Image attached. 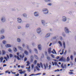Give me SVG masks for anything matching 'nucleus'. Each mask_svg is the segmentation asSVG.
Listing matches in <instances>:
<instances>
[{
    "label": "nucleus",
    "mask_w": 76,
    "mask_h": 76,
    "mask_svg": "<svg viewBox=\"0 0 76 76\" xmlns=\"http://www.w3.org/2000/svg\"><path fill=\"white\" fill-rule=\"evenodd\" d=\"M43 65L45 67V69H46V68H47L48 69H51V66L50 65H49L48 67V63H46V64H44Z\"/></svg>",
    "instance_id": "obj_1"
},
{
    "label": "nucleus",
    "mask_w": 76,
    "mask_h": 76,
    "mask_svg": "<svg viewBox=\"0 0 76 76\" xmlns=\"http://www.w3.org/2000/svg\"><path fill=\"white\" fill-rule=\"evenodd\" d=\"M42 12H43L44 14H47L48 13V11L47 9L46 8H44L42 10Z\"/></svg>",
    "instance_id": "obj_2"
},
{
    "label": "nucleus",
    "mask_w": 76,
    "mask_h": 76,
    "mask_svg": "<svg viewBox=\"0 0 76 76\" xmlns=\"http://www.w3.org/2000/svg\"><path fill=\"white\" fill-rule=\"evenodd\" d=\"M37 66L38 67H39V68H40V66H41V67H42V68H43V65H42V64L41 62L40 63V64L38 63L37 64Z\"/></svg>",
    "instance_id": "obj_3"
},
{
    "label": "nucleus",
    "mask_w": 76,
    "mask_h": 76,
    "mask_svg": "<svg viewBox=\"0 0 76 76\" xmlns=\"http://www.w3.org/2000/svg\"><path fill=\"white\" fill-rule=\"evenodd\" d=\"M64 30L66 33H67V34L69 33V29H68V28H67L65 27L64 28Z\"/></svg>",
    "instance_id": "obj_4"
},
{
    "label": "nucleus",
    "mask_w": 76,
    "mask_h": 76,
    "mask_svg": "<svg viewBox=\"0 0 76 76\" xmlns=\"http://www.w3.org/2000/svg\"><path fill=\"white\" fill-rule=\"evenodd\" d=\"M61 67L62 69H66V64H65L64 65V66H63V64L62 63L61 65Z\"/></svg>",
    "instance_id": "obj_5"
},
{
    "label": "nucleus",
    "mask_w": 76,
    "mask_h": 76,
    "mask_svg": "<svg viewBox=\"0 0 76 76\" xmlns=\"http://www.w3.org/2000/svg\"><path fill=\"white\" fill-rule=\"evenodd\" d=\"M37 32L38 33V34H39L40 32H41V28H38L37 29Z\"/></svg>",
    "instance_id": "obj_6"
},
{
    "label": "nucleus",
    "mask_w": 76,
    "mask_h": 76,
    "mask_svg": "<svg viewBox=\"0 0 76 76\" xmlns=\"http://www.w3.org/2000/svg\"><path fill=\"white\" fill-rule=\"evenodd\" d=\"M66 17L65 16H64L63 17V19H62V20L64 22H65L66 21Z\"/></svg>",
    "instance_id": "obj_7"
},
{
    "label": "nucleus",
    "mask_w": 76,
    "mask_h": 76,
    "mask_svg": "<svg viewBox=\"0 0 76 76\" xmlns=\"http://www.w3.org/2000/svg\"><path fill=\"white\" fill-rule=\"evenodd\" d=\"M17 20H18V22H19V23H20V22H22V20L20 18H18Z\"/></svg>",
    "instance_id": "obj_8"
},
{
    "label": "nucleus",
    "mask_w": 76,
    "mask_h": 76,
    "mask_svg": "<svg viewBox=\"0 0 76 76\" xmlns=\"http://www.w3.org/2000/svg\"><path fill=\"white\" fill-rule=\"evenodd\" d=\"M24 53L27 56H28V54H29V53H28V52L26 50H25L24 51Z\"/></svg>",
    "instance_id": "obj_9"
},
{
    "label": "nucleus",
    "mask_w": 76,
    "mask_h": 76,
    "mask_svg": "<svg viewBox=\"0 0 76 76\" xmlns=\"http://www.w3.org/2000/svg\"><path fill=\"white\" fill-rule=\"evenodd\" d=\"M34 15L35 16H38L39 15L38 12H35L34 13Z\"/></svg>",
    "instance_id": "obj_10"
},
{
    "label": "nucleus",
    "mask_w": 76,
    "mask_h": 76,
    "mask_svg": "<svg viewBox=\"0 0 76 76\" xmlns=\"http://www.w3.org/2000/svg\"><path fill=\"white\" fill-rule=\"evenodd\" d=\"M0 60L1 62L0 61ZM3 60V57H1V58H0V63L1 62V63H2Z\"/></svg>",
    "instance_id": "obj_11"
},
{
    "label": "nucleus",
    "mask_w": 76,
    "mask_h": 76,
    "mask_svg": "<svg viewBox=\"0 0 76 76\" xmlns=\"http://www.w3.org/2000/svg\"><path fill=\"white\" fill-rule=\"evenodd\" d=\"M14 57H15V58H17L18 60H20V58H19V56H16L15 55Z\"/></svg>",
    "instance_id": "obj_12"
},
{
    "label": "nucleus",
    "mask_w": 76,
    "mask_h": 76,
    "mask_svg": "<svg viewBox=\"0 0 76 76\" xmlns=\"http://www.w3.org/2000/svg\"><path fill=\"white\" fill-rule=\"evenodd\" d=\"M38 48L39 50H41V45H38Z\"/></svg>",
    "instance_id": "obj_13"
},
{
    "label": "nucleus",
    "mask_w": 76,
    "mask_h": 76,
    "mask_svg": "<svg viewBox=\"0 0 76 76\" xmlns=\"http://www.w3.org/2000/svg\"><path fill=\"white\" fill-rule=\"evenodd\" d=\"M51 48H49L48 49L49 54H50L51 53Z\"/></svg>",
    "instance_id": "obj_14"
},
{
    "label": "nucleus",
    "mask_w": 76,
    "mask_h": 76,
    "mask_svg": "<svg viewBox=\"0 0 76 76\" xmlns=\"http://www.w3.org/2000/svg\"><path fill=\"white\" fill-rule=\"evenodd\" d=\"M11 45H9V44H7V45H5V47H11Z\"/></svg>",
    "instance_id": "obj_15"
},
{
    "label": "nucleus",
    "mask_w": 76,
    "mask_h": 76,
    "mask_svg": "<svg viewBox=\"0 0 76 76\" xmlns=\"http://www.w3.org/2000/svg\"><path fill=\"white\" fill-rule=\"evenodd\" d=\"M49 36H50V33H48L45 36V38H48V37H49Z\"/></svg>",
    "instance_id": "obj_16"
},
{
    "label": "nucleus",
    "mask_w": 76,
    "mask_h": 76,
    "mask_svg": "<svg viewBox=\"0 0 76 76\" xmlns=\"http://www.w3.org/2000/svg\"><path fill=\"white\" fill-rule=\"evenodd\" d=\"M1 21H2V22H5L6 20H5V18H2L1 19Z\"/></svg>",
    "instance_id": "obj_17"
},
{
    "label": "nucleus",
    "mask_w": 76,
    "mask_h": 76,
    "mask_svg": "<svg viewBox=\"0 0 76 76\" xmlns=\"http://www.w3.org/2000/svg\"><path fill=\"white\" fill-rule=\"evenodd\" d=\"M63 57H61L59 59V61H63Z\"/></svg>",
    "instance_id": "obj_18"
},
{
    "label": "nucleus",
    "mask_w": 76,
    "mask_h": 76,
    "mask_svg": "<svg viewBox=\"0 0 76 76\" xmlns=\"http://www.w3.org/2000/svg\"><path fill=\"white\" fill-rule=\"evenodd\" d=\"M20 58H23L24 57V54H23L22 56V55H20Z\"/></svg>",
    "instance_id": "obj_19"
},
{
    "label": "nucleus",
    "mask_w": 76,
    "mask_h": 76,
    "mask_svg": "<svg viewBox=\"0 0 76 76\" xmlns=\"http://www.w3.org/2000/svg\"><path fill=\"white\" fill-rule=\"evenodd\" d=\"M27 63L26 64V66H29V65L30 64V63H29V61H28L27 62Z\"/></svg>",
    "instance_id": "obj_20"
},
{
    "label": "nucleus",
    "mask_w": 76,
    "mask_h": 76,
    "mask_svg": "<svg viewBox=\"0 0 76 76\" xmlns=\"http://www.w3.org/2000/svg\"><path fill=\"white\" fill-rule=\"evenodd\" d=\"M3 54V55H4L6 54V52L4 50H2V51Z\"/></svg>",
    "instance_id": "obj_21"
},
{
    "label": "nucleus",
    "mask_w": 76,
    "mask_h": 76,
    "mask_svg": "<svg viewBox=\"0 0 76 76\" xmlns=\"http://www.w3.org/2000/svg\"><path fill=\"white\" fill-rule=\"evenodd\" d=\"M17 41L18 42H20V39L19 38H18L17 39Z\"/></svg>",
    "instance_id": "obj_22"
},
{
    "label": "nucleus",
    "mask_w": 76,
    "mask_h": 76,
    "mask_svg": "<svg viewBox=\"0 0 76 76\" xmlns=\"http://www.w3.org/2000/svg\"><path fill=\"white\" fill-rule=\"evenodd\" d=\"M34 51H35L36 53L38 54V50H37V49H34Z\"/></svg>",
    "instance_id": "obj_23"
},
{
    "label": "nucleus",
    "mask_w": 76,
    "mask_h": 76,
    "mask_svg": "<svg viewBox=\"0 0 76 76\" xmlns=\"http://www.w3.org/2000/svg\"><path fill=\"white\" fill-rule=\"evenodd\" d=\"M63 44L64 48H65V47H66V45H65V42H63Z\"/></svg>",
    "instance_id": "obj_24"
},
{
    "label": "nucleus",
    "mask_w": 76,
    "mask_h": 76,
    "mask_svg": "<svg viewBox=\"0 0 76 76\" xmlns=\"http://www.w3.org/2000/svg\"><path fill=\"white\" fill-rule=\"evenodd\" d=\"M69 75H72L73 74H74V73L72 72H69Z\"/></svg>",
    "instance_id": "obj_25"
},
{
    "label": "nucleus",
    "mask_w": 76,
    "mask_h": 76,
    "mask_svg": "<svg viewBox=\"0 0 76 76\" xmlns=\"http://www.w3.org/2000/svg\"><path fill=\"white\" fill-rule=\"evenodd\" d=\"M19 71H21V72H19L20 74H22V73H23L22 70V69H20V70H19Z\"/></svg>",
    "instance_id": "obj_26"
},
{
    "label": "nucleus",
    "mask_w": 76,
    "mask_h": 76,
    "mask_svg": "<svg viewBox=\"0 0 76 76\" xmlns=\"http://www.w3.org/2000/svg\"><path fill=\"white\" fill-rule=\"evenodd\" d=\"M67 61H69L70 60V58L69 57H68L66 59Z\"/></svg>",
    "instance_id": "obj_27"
},
{
    "label": "nucleus",
    "mask_w": 76,
    "mask_h": 76,
    "mask_svg": "<svg viewBox=\"0 0 76 76\" xmlns=\"http://www.w3.org/2000/svg\"><path fill=\"white\" fill-rule=\"evenodd\" d=\"M2 42L4 44H5L6 43V41L4 40Z\"/></svg>",
    "instance_id": "obj_28"
},
{
    "label": "nucleus",
    "mask_w": 76,
    "mask_h": 76,
    "mask_svg": "<svg viewBox=\"0 0 76 76\" xmlns=\"http://www.w3.org/2000/svg\"><path fill=\"white\" fill-rule=\"evenodd\" d=\"M58 43L60 44L61 46H62V44H61V42H60V41H59L58 42Z\"/></svg>",
    "instance_id": "obj_29"
},
{
    "label": "nucleus",
    "mask_w": 76,
    "mask_h": 76,
    "mask_svg": "<svg viewBox=\"0 0 76 76\" xmlns=\"http://www.w3.org/2000/svg\"><path fill=\"white\" fill-rule=\"evenodd\" d=\"M41 73H38L37 74H36L34 75V76H37V75H41Z\"/></svg>",
    "instance_id": "obj_30"
},
{
    "label": "nucleus",
    "mask_w": 76,
    "mask_h": 76,
    "mask_svg": "<svg viewBox=\"0 0 76 76\" xmlns=\"http://www.w3.org/2000/svg\"><path fill=\"white\" fill-rule=\"evenodd\" d=\"M14 51H17V49L16 48H14Z\"/></svg>",
    "instance_id": "obj_31"
},
{
    "label": "nucleus",
    "mask_w": 76,
    "mask_h": 76,
    "mask_svg": "<svg viewBox=\"0 0 76 76\" xmlns=\"http://www.w3.org/2000/svg\"><path fill=\"white\" fill-rule=\"evenodd\" d=\"M4 59L6 60L7 61V58L6 57V56L4 57Z\"/></svg>",
    "instance_id": "obj_32"
},
{
    "label": "nucleus",
    "mask_w": 76,
    "mask_h": 76,
    "mask_svg": "<svg viewBox=\"0 0 76 76\" xmlns=\"http://www.w3.org/2000/svg\"><path fill=\"white\" fill-rule=\"evenodd\" d=\"M47 59L48 60H50V57H47Z\"/></svg>",
    "instance_id": "obj_33"
},
{
    "label": "nucleus",
    "mask_w": 76,
    "mask_h": 76,
    "mask_svg": "<svg viewBox=\"0 0 76 76\" xmlns=\"http://www.w3.org/2000/svg\"><path fill=\"white\" fill-rule=\"evenodd\" d=\"M64 51V50H62V53H60V54L61 55H62V54H63V53H64V51Z\"/></svg>",
    "instance_id": "obj_34"
},
{
    "label": "nucleus",
    "mask_w": 76,
    "mask_h": 76,
    "mask_svg": "<svg viewBox=\"0 0 76 76\" xmlns=\"http://www.w3.org/2000/svg\"><path fill=\"white\" fill-rule=\"evenodd\" d=\"M27 15H26V14H23V16H24V17H26Z\"/></svg>",
    "instance_id": "obj_35"
},
{
    "label": "nucleus",
    "mask_w": 76,
    "mask_h": 76,
    "mask_svg": "<svg viewBox=\"0 0 76 76\" xmlns=\"http://www.w3.org/2000/svg\"><path fill=\"white\" fill-rule=\"evenodd\" d=\"M45 1L46 2H48V1H50V0H45Z\"/></svg>",
    "instance_id": "obj_36"
},
{
    "label": "nucleus",
    "mask_w": 76,
    "mask_h": 76,
    "mask_svg": "<svg viewBox=\"0 0 76 76\" xmlns=\"http://www.w3.org/2000/svg\"><path fill=\"white\" fill-rule=\"evenodd\" d=\"M34 63H35V64H37V61L36 60H34Z\"/></svg>",
    "instance_id": "obj_37"
},
{
    "label": "nucleus",
    "mask_w": 76,
    "mask_h": 76,
    "mask_svg": "<svg viewBox=\"0 0 76 76\" xmlns=\"http://www.w3.org/2000/svg\"><path fill=\"white\" fill-rule=\"evenodd\" d=\"M8 51H9V52H12V50L11 49H8Z\"/></svg>",
    "instance_id": "obj_38"
},
{
    "label": "nucleus",
    "mask_w": 76,
    "mask_h": 76,
    "mask_svg": "<svg viewBox=\"0 0 76 76\" xmlns=\"http://www.w3.org/2000/svg\"><path fill=\"white\" fill-rule=\"evenodd\" d=\"M24 60V61H26L27 60V58H25Z\"/></svg>",
    "instance_id": "obj_39"
},
{
    "label": "nucleus",
    "mask_w": 76,
    "mask_h": 76,
    "mask_svg": "<svg viewBox=\"0 0 76 76\" xmlns=\"http://www.w3.org/2000/svg\"><path fill=\"white\" fill-rule=\"evenodd\" d=\"M4 36H2L1 37V39H4Z\"/></svg>",
    "instance_id": "obj_40"
},
{
    "label": "nucleus",
    "mask_w": 76,
    "mask_h": 76,
    "mask_svg": "<svg viewBox=\"0 0 76 76\" xmlns=\"http://www.w3.org/2000/svg\"><path fill=\"white\" fill-rule=\"evenodd\" d=\"M19 73H17V74L15 75V76H19Z\"/></svg>",
    "instance_id": "obj_41"
},
{
    "label": "nucleus",
    "mask_w": 76,
    "mask_h": 76,
    "mask_svg": "<svg viewBox=\"0 0 76 76\" xmlns=\"http://www.w3.org/2000/svg\"><path fill=\"white\" fill-rule=\"evenodd\" d=\"M42 24H44V23H45V21H44V20H42Z\"/></svg>",
    "instance_id": "obj_42"
},
{
    "label": "nucleus",
    "mask_w": 76,
    "mask_h": 76,
    "mask_svg": "<svg viewBox=\"0 0 76 76\" xmlns=\"http://www.w3.org/2000/svg\"><path fill=\"white\" fill-rule=\"evenodd\" d=\"M1 33H4V29L2 30L1 31Z\"/></svg>",
    "instance_id": "obj_43"
},
{
    "label": "nucleus",
    "mask_w": 76,
    "mask_h": 76,
    "mask_svg": "<svg viewBox=\"0 0 76 76\" xmlns=\"http://www.w3.org/2000/svg\"><path fill=\"white\" fill-rule=\"evenodd\" d=\"M10 57H13V55H12V54H10Z\"/></svg>",
    "instance_id": "obj_44"
},
{
    "label": "nucleus",
    "mask_w": 76,
    "mask_h": 76,
    "mask_svg": "<svg viewBox=\"0 0 76 76\" xmlns=\"http://www.w3.org/2000/svg\"><path fill=\"white\" fill-rule=\"evenodd\" d=\"M34 67V64H32L31 65V68H32V69H33Z\"/></svg>",
    "instance_id": "obj_45"
},
{
    "label": "nucleus",
    "mask_w": 76,
    "mask_h": 76,
    "mask_svg": "<svg viewBox=\"0 0 76 76\" xmlns=\"http://www.w3.org/2000/svg\"><path fill=\"white\" fill-rule=\"evenodd\" d=\"M48 5L49 6H51V3L48 4Z\"/></svg>",
    "instance_id": "obj_46"
},
{
    "label": "nucleus",
    "mask_w": 76,
    "mask_h": 76,
    "mask_svg": "<svg viewBox=\"0 0 76 76\" xmlns=\"http://www.w3.org/2000/svg\"><path fill=\"white\" fill-rule=\"evenodd\" d=\"M51 56H52V57H53V58H54V55L52 54L51 55Z\"/></svg>",
    "instance_id": "obj_47"
},
{
    "label": "nucleus",
    "mask_w": 76,
    "mask_h": 76,
    "mask_svg": "<svg viewBox=\"0 0 76 76\" xmlns=\"http://www.w3.org/2000/svg\"><path fill=\"white\" fill-rule=\"evenodd\" d=\"M8 72H9V71L8 70L6 71L5 72V73H8Z\"/></svg>",
    "instance_id": "obj_48"
},
{
    "label": "nucleus",
    "mask_w": 76,
    "mask_h": 76,
    "mask_svg": "<svg viewBox=\"0 0 76 76\" xmlns=\"http://www.w3.org/2000/svg\"><path fill=\"white\" fill-rule=\"evenodd\" d=\"M28 27H29V24H27L26 25V27L28 28Z\"/></svg>",
    "instance_id": "obj_49"
},
{
    "label": "nucleus",
    "mask_w": 76,
    "mask_h": 76,
    "mask_svg": "<svg viewBox=\"0 0 76 76\" xmlns=\"http://www.w3.org/2000/svg\"><path fill=\"white\" fill-rule=\"evenodd\" d=\"M21 68H22L23 69V68L25 67V66H21Z\"/></svg>",
    "instance_id": "obj_50"
},
{
    "label": "nucleus",
    "mask_w": 76,
    "mask_h": 76,
    "mask_svg": "<svg viewBox=\"0 0 76 76\" xmlns=\"http://www.w3.org/2000/svg\"><path fill=\"white\" fill-rule=\"evenodd\" d=\"M71 60H73V56L72 55L71 56Z\"/></svg>",
    "instance_id": "obj_51"
},
{
    "label": "nucleus",
    "mask_w": 76,
    "mask_h": 76,
    "mask_svg": "<svg viewBox=\"0 0 76 76\" xmlns=\"http://www.w3.org/2000/svg\"><path fill=\"white\" fill-rule=\"evenodd\" d=\"M30 66H29V67H26V69H30Z\"/></svg>",
    "instance_id": "obj_52"
},
{
    "label": "nucleus",
    "mask_w": 76,
    "mask_h": 76,
    "mask_svg": "<svg viewBox=\"0 0 76 76\" xmlns=\"http://www.w3.org/2000/svg\"><path fill=\"white\" fill-rule=\"evenodd\" d=\"M53 51H54L55 53V54H56V50H55L53 49Z\"/></svg>",
    "instance_id": "obj_53"
},
{
    "label": "nucleus",
    "mask_w": 76,
    "mask_h": 76,
    "mask_svg": "<svg viewBox=\"0 0 76 76\" xmlns=\"http://www.w3.org/2000/svg\"><path fill=\"white\" fill-rule=\"evenodd\" d=\"M53 51H54L55 53V54H56V50H55L53 49Z\"/></svg>",
    "instance_id": "obj_54"
},
{
    "label": "nucleus",
    "mask_w": 76,
    "mask_h": 76,
    "mask_svg": "<svg viewBox=\"0 0 76 76\" xmlns=\"http://www.w3.org/2000/svg\"><path fill=\"white\" fill-rule=\"evenodd\" d=\"M32 51L30 49L29 50V53H31V51Z\"/></svg>",
    "instance_id": "obj_55"
},
{
    "label": "nucleus",
    "mask_w": 76,
    "mask_h": 76,
    "mask_svg": "<svg viewBox=\"0 0 76 76\" xmlns=\"http://www.w3.org/2000/svg\"><path fill=\"white\" fill-rule=\"evenodd\" d=\"M12 74H14V75H15L16 74L15 72H12Z\"/></svg>",
    "instance_id": "obj_56"
},
{
    "label": "nucleus",
    "mask_w": 76,
    "mask_h": 76,
    "mask_svg": "<svg viewBox=\"0 0 76 76\" xmlns=\"http://www.w3.org/2000/svg\"><path fill=\"white\" fill-rule=\"evenodd\" d=\"M60 58V57L59 56H58L56 58V59H58Z\"/></svg>",
    "instance_id": "obj_57"
},
{
    "label": "nucleus",
    "mask_w": 76,
    "mask_h": 76,
    "mask_svg": "<svg viewBox=\"0 0 76 76\" xmlns=\"http://www.w3.org/2000/svg\"><path fill=\"white\" fill-rule=\"evenodd\" d=\"M7 58H8V59H9V56L8 55H7Z\"/></svg>",
    "instance_id": "obj_58"
},
{
    "label": "nucleus",
    "mask_w": 76,
    "mask_h": 76,
    "mask_svg": "<svg viewBox=\"0 0 76 76\" xmlns=\"http://www.w3.org/2000/svg\"><path fill=\"white\" fill-rule=\"evenodd\" d=\"M20 28H21V27H20V26H19L18 27V29H20Z\"/></svg>",
    "instance_id": "obj_59"
},
{
    "label": "nucleus",
    "mask_w": 76,
    "mask_h": 76,
    "mask_svg": "<svg viewBox=\"0 0 76 76\" xmlns=\"http://www.w3.org/2000/svg\"><path fill=\"white\" fill-rule=\"evenodd\" d=\"M7 66V65L6 64H4V65L3 66V67H4V66Z\"/></svg>",
    "instance_id": "obj_60"
},
{
    "label": "nucleus",
    "mask_w": 76,
    "mask_h": 76,
    "mask_svg": "<svg viewBox=\"0 0 76 76\" xmlns=\"http://www.w3.org/2000/svg\"><path fill=\"white\" fill-rule=\"evenodd\" d=\"M17 55L18 56H19V53H17Z\"/></svg>",
    "instance_id": "obj_61"
},
{
    "label": "nucleus",
    "mask_w": 76,
    "mask_h": 76,
    "mask_svg": "<svg viewBox=\"0 0 76 76\" xmlns=\"http://www.w3.org/2000/svg\"><path fill=\"white\" fill-rule=\"evenodd\" d=\"M23 73H25V71H22Z\"/></svg>",
    "instance_id": "obj_62"
},
{
    "label": "nucleus",
    "mask_w": 76,
    "mask_h": 76,
    "mask_svg": "<svg viewBox=\"0 0 76 76\" xmlns=\"http://www.w3.org/2000/svg\"><path fill=\"white\" fill-rule=\"evenodd\" d=\"M27 70L28 71V72H29L31 71V70H30V69H27Z\"/></svg>",
    "instance_id": "obj_63"
},
{
    "label": "nucleus",
    "mask_w": 76,
    "mask_h": 76,
    "mask_svg": "<svg viewBox=\"0 0 76 76\" xmlns=\"http://www.w3.org/2000/svg\"><path fill=\"white\" fill-rule=\"evenodd\" d=\"M51 45H52V43H51L50 44V45H49V46H51Z\"/></svg>",
    "instance_id": "obj_64"
}]
</instances>
